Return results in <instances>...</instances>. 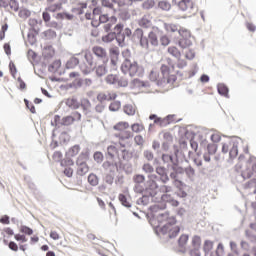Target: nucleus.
Returning <instances> with one entry per match:
<instances>
[{"mask_svg": "<svg viewBox=\"0 0 256 256\" xmlns=\"http://www.w3.org/2000/svg\"><path fill=\"white\" fill-rule=\"evenodd\" d=\"M129 128L130 124L127 121H120L113 126V129L116 131L114 135L119 139V145L122 148L132 145L134 134L128 130Z\"/></svg>", "mask_w": 256, "mask_h": 256, "instance_id": "nucleus-1", "label": "nucleus"}, {"mask_svg": "<svg viewBox=\"0 0 256 256\" xmlns=\"http://www.w3.org/2000/svg\"><path fill=\"white\" fill-rule=\"evenodd\" d=\"M158 221L160 223L167 222L165 226L161 228V231L164 235H168L169 238H176L179 235L181 229L179 226H176V219L170 218L168 213L159 214Z\"/></svg>", "mask_w": 256, "mask_h": 256, "instance_id": "nucleus-2", "label": "nucleus"}, {"mask_svg": "<svg viewBox=\"0 0 256 256\" xmlns=\"http://www.w3.org/2000/svg\"><path fill=\"white\" fill-rule=\"evenodd\" d=\"M164 28L168 34L178 32L183 37V39L179 41V46L181 48H187L191 45V42L188 40V38L191 36L189 30H183L179 25L174 23H165Z\"/></svg>", "mask_w": 256, "mask_h": 256, "instance_id": "nucleus-3", "label": "nucleus"}, {"mask_svg": "<svg viewBox=\"0 0 256 256\" xmlns=\"http://www.w3.org/2000/svg\"><path fill=\"white\" fill-rule=\"evenodd\" d=\"M94 67L95 63L93 55L91 54V51H86L84 54V59L80 63L79 68L83 74L87 75L94 70Z\"/></svg>", "mask_w": 256, "mask_h": 256, "instance_id": "nucleus-4", "label": "nucleus"}, {"mask_svg": "<svg viewBox=\"0 0 256 256\" xmlns=\"http://www.w3.org/2000/svg\"><path fill=\"white\" fill-rule=\"evenodd\" d=\"M139 69L140 67L137 61H131L129 59H125L124 62H122V66H121L122 73L129 74L131 77L137 76Z\"/></svg>", "mask_w": 256, "mask_h": 256, "instance_id": "nucleus-5", "label": "nucleus"}, {"mask_svg": "<svg viewBox=\"0 0 256 256\" xmlns=\"http://www.w3.org/2000/svg\"><path fill=\"white\" fill-rule=\"evenodd\" d=\"M161 84L167 83V84H173L177 80V76L173 74L170 67L167 65L161 66Z\"/></svg>", "mask_w": 256, "mask_h": 256, "instance_id": "nucleus-6", "label": "nucleus"}, {"mask_svg": "<svg viewBox=\"0 0 256 256\" xmlns=\"http://www.w3.org/2000/svg\"><path fill=\"white\" fill-rule=\"evenodd\" d=\"M178 8L185 12L187 17H191L196 14L195 4L192 0H180L178 2Z\"/></svg>", "mask_w": 256, "mask_h": 256, "instance_id": "nucleus-7", "label": "nucleus"}, {"mask_svg": "<svg viewBox=\"0 0 256 256\" xmlns=\"http://www.w3.org/2000/svg\"><path fill=\"white\" fill-rule=\"evenodd\" d=\"M140 45L146 49H149L150 45L152 47L159 46V39L157 38V34L155 32H150L148 34V38L142 37L140 39Z\"/></svg>", "mask_w": 256, "mask_h": 256, "instance_id": "nucleus-8", "label": "nucleus"}, {"mask_svg": "<svg viewBox=\"0 0 256 256\" xmlns=\"http://www.w3.org/2000/svg\"><path fill=\"white\" fill-rule=\"evenodd\" d=\"M105 81L108 84H114L119 87H126L128 86V83H129L128 79L125 78L124 76L114 75V74L107 75L105 78Z\"/></svg>", "mask_w": 256, "mask_h": 256, "instance_id": "nucleus-9", "label": "nucleus"}, {"mask_svg": "<svg viewBox=\"0 0 256 256\" xmlns=\"http://www.w3.org/2000/svg\"><path fill=\"white\" fill-rule=\"evenodd\" d=\"M60 166L64 168V175H66L67 177H72L73 173H74V161L70 158H65L63 160H61Z\"/></svg>", "mask_w": 256, "mask_h": 256, "instance_id": "nucleus-10", "label": "nucleus"}, {"mask_svg": "<svg viewBox=\"0 0 256 256\" xmlns=\"http://www.w3.org/2000/svg\"><path fill=\"white\" fill-rule=\"evenodd\" d=\"M109 55H110V64L111 67L113 69H116L117 65H118V61H119V55H120V51L119 48L117 46L115 47H111L109 49Z\"/></svg>", "mask_w": 256, "mask_h": 256, "instance_id": "nucleus-11", "label": "nucleus"}, {"mask_svg": "<svg viewBox=\"0 0 256 256\" xmlns=\"http://www.w3.org/2000/svg\"><path fill=\"white\" fill-rule=\"evenodd\" d=\"M82 119V115L79 112H74L72 115L63 117L61 120V125L70 126L75 121H80Z\"/></svg>", "mask_w": 256, "mask_h": 256, "instance_id": "nucleus-12", "label": "nucleus"}, {"mask_svg": "<svg viewBox=\"0 0 256 256\" xmlns=\"http://www.w3.org/2000/svg\"><path fill=\"white\" fill-rule=\"evenodd\" d=\"M53 2H55V0H47V3L50 5L48 6V8H46V11L55 13L57 11L62 10L63 5L67 4V0H58L57 3H53Z\"/></svg>", "mask_w": 256, "mask_h": 256, "instance_id": "nucleus-13", "label": "nucleus"}, {"mask_svg": "<svg viewBox=\"0 0 256 256\" xmlns=\"http://www.w3.org/2000/svg\"><path fill=\"white\" fill-rule=\"evenodd\" d=\"M92 52L98 57L103 59V63H108V54L105 48L101 46H94L92 48Z\"/></svg>", "mask_w": 256, "mask_h": 256, "instance_id": "nucleus-14", "label": "nucleus"}, {"mask_svg": "<svg viewBox=\"0 0 256 256\" xmlns=\"http://www.w3.org/2000/svg\"><path fill=\"white\" fill-rule=\"evenodd\" d=\"M117 98V94L113 91L100 92L97 96V100L102 103L105 101H112Z\"/></svg>", "mask_w": 256, "mask_h": 256, "instance_id": "nucleus-15", "label": "nucleus"}, {"mask_svg": "<svg viewBox=\"0 0 256 256\" xmlns=\"http://www.w3.org/2000/svg\"><path fill=\"white\" fill-rule=\"evenodd\" d=\"M188 240H189V235L187 234H182L179 239H178V248H179V252H186V246L188 244Z\"/></svg>", "mask_w": 256, "mask_h": 256, "instance_id": "nucleus-16", "label": "nucleus"}, {"mask_svg": "<svg viewBox=\"0 0 256 256\" xmlns=\"http://www.w3.org/2000/svg\"><path fill=\"white\" fill-rule=\"evenodd\" d=\"M66 106L72 109H79L80 102H78L77 98L75 97H69L66 99Z\"/></svg>", "mask_w": 256, "mask_h": 256, "instance_id": "nucleus-17", "label": "nucleus"}, {"mask_svg": "<svg viewBox=\"0 0 256 256\" xmlns=\"http://www.w3.org/2000/svg\"><path fill=\"white\" fill-rule=\"evenodd\" d=\"M139 26L148 29L153 26V23L149 16H144L139 20Z\"/></svg>", "mask_w": 256, "mask_h": 256, "instance_id": "nucleus-18", "label": "nucleus"}, {"mask_svg": "<svg viewBox=\"0 0 256 256\" xmlns=\"http://www.w3.org/2000/svg\"><path fill=\"white\" fill-rule=\"evenodd\" d=\"M217 91L219 95L229 98V88L226 85L218 84Z\"/></svg>", "mask_w": 256, "mask_h": 256, "instance_id": "nucleus-19", "label": "nucleus"}, {"mask_svg": "<svg viewBox=\"0 0 256 256\" xmlns=\"http://www.w3.org/2000/svg\"><path fill=\"white\" fill-rule=\"evenodd\" d=\"M192 249H201L202 246V238L198 235L192 237Z\"/></svg>", "mask_w": 256, "mask_h": 256, "instance_id": "nucleus-20", "label": "nucleus"}, {"mask_svg": "<svg viewBox=\"0 0 256 256\" xmlns=\"http://www.w3.org/2000/svg\"><path fill=\"white\" fill-rule=\"evenodd\" d=\"M149 79L153 82H157L158 85L162 84L161 76L157 70H152L149 74Z\"/></svg>", "mask_w": 256, "mask_h": 256, "instance_id": "nucleus-21", "label": "nucleus"}, {"mask_svg": "<svg viewBox=\"0 0 256 256\" xmlns=\"http://www.w3.org/2000/svg\"><path fill=\"white\" fill-rule=\"evenodd\" d=\"M88 160H89V153H81L78 156V160H76V165L87 164Z\"/></svg>", "mask_w": 256, "mask_h": 256, "instance_id": "nucleus-22", "label": "nucleus"}, {"mask_svg": "<svg viewBox=\"0 0 256 256\" xmlns=\"http://www.w3.org/2000/svg\"><path fill=\"white\" fill-rule=\"evenodd\" d=\"M80 152V146L79 145H74L71 148L68 149V152L66 153V156L68 157H75L79 154Z\"/></svg>", "mask_w": 256, "mask_h": 256, "instance_id": "nucleus-23", "label": "nucleus"}, {"mask_svg": "<svg viewBox=\"0 0 256 256\" xmlns=\"http://www.w3.org/2000/svg\"><path fill=\"white\" fill-rule=\"evenodd\" d=\"M77 166H78L77 173H78L79 176H84L89 172V165L87 163L86 164H79Z\"/></svg>", "mask_w": 256, "mask_h": 256, "instance_id": "nucleus-24", "label": "nucleus"}, {"mask_svg": "<svg viewBox=\"0 0 256 256\" xmlns=\"http://www.w3.org/2000/svg\"><path fill=\"white\" fill-rule=\"evenodd\" d=\"M96 74L99 76V77H102L104 75L107 74V63H104L102 65H99L97 68H96Z\"/></svg>", "mask_w": 256, "mask_h": 256, "instance_id": "nucleus-25", "label": "nucleus"}, {"mask_svg": "<svg viewBox=\"0 0 256 256\" xmlns=\"http://www.w3.org/2000/svg\"><path fill=\"white\" fill-rule=\"evenodd\" d=\"M62 65V62L59 60H55L48 68L49 72L56 73Z\"/></svg>", "mask_w": 256, "mask_h": 256, "instance_id": "nucleus-26", "label": "nucleus"}, {"mask_svg": "<svg viewBox=\"0 0 256 256\" xmlns=\"http://www.w3.org/2000/svg\"><path fill=\"white\" fill-rule=\"evenodd\" d=\"M131 130L134 133H140L145 130V126L142 123H133L131 125Z\"/></svg>", "mask_w": 256, "mask_h": 256, "instance_id": "nucleus-27", "label": "nucleus"}, {"mask_svg": "<svg viewBox=\"0 0 256 256\" xmlns=\"http://www.w3.org/2000/svg\"><path fill=\"white\" fill-rule=\"evenodd\" d=\"M168 53L175 58H180L181 57V51L175 47V46H170L168 47Z\"/></svg>", "mask_w": 256, "mask_h": 256, "instance_id": "nucleus-28", "label": "nucleus"}, {"mask_svg": "<svg viewBox=\"0 0 256 256\" xmlns=\"http://www.w3.org/2000/svg\"><path fill=\"white\" fill-rule=\"evenodd\" d=\"M241 176L244 179H250L251 177L255 176V173L253 172L252 167L251 168L248 167L241 172Z\"/></svg>", "mask_w": 256, "mask_h": 256, "instance_id": "nucleus-29", "label": "nucleus"}, {"mask_svg": "<svg viewBox=\"0 0 256 256\" xmlns=\"http://www.w3.org/2000/svg\"><path fill=\"white\" fill-rule=\"evenodd\" d=\"M233 142L231 140H228L222 144V153L227 154L230 152L231 147L233 146Z\"/></svg>", "mask_w": 256, "mask_h": 256, "instance_id": "nucleus-30", "label": "nucleus"}, {"mask_svg": "<svg viewBox=\"0 0 256 256\" xmlns=\"http://www.w3.org/2000/svg\"><path fill=\"white\" fill-rule=\"evenodd\" d=\"M88 182H89L90 185H92V187H96V185L99 184V179L96 176V174H89Z\"/></svg>", "mask_w": 256, "mask_h": 256, "instance_id": "nucleus-31", "label": "nucleus"}, {"mask_svg": "<svg viewBox=\"0 0 256 256\" xmlns=\"http://www.w3.org/2000/svg\"><path fill=\"white\" fill-rule=\"evenodd\" d=\"M87 8V3H80L78 4V8H73L72 12L76 13L78 15H81L84 13V9Z\"/></svg>", "mask_w": 256, "mask_h": 256, "instance_id": "nucleus-32", "label": "nucleus"}, {"mask_svg": "<svg viewBox=\"0 0 256 256\" xmlns=\"http://www.w3.org/2000/svg\"><path fill=\"white\" fill-rule=\"evenodd\" d=\"M73 15L71 14H68V13H57L54 18L57 19V20H63V19H68L69 21L71 19H73Z\"/></svg>", "mask_w": 256, "mask_h": 256, "instance_id": "nucleus-33", "label": "nucleus"}, {"mask_svg": "<svg viewBox=\"0 0 256 256\" xmlns=\"http://www.w3.org/2000/svg\"><path fill=\"white\" fill-rule=\"evenodd\" d=\"M79 64V59L77 58H71L67 63H66V68L67 69H74V67H77Z\"/></svg>", "mask_w": 256, "mask_h": 256, "instance_id": "nucleus-34", "label": "nucleus"}, {"mask_svg": "<svg viewBox=\"0 0 256 256\" xmlns=\"http://www.w3.org/2000/svg\"><path fill=\"white\" fill-rule=\"evenodd\" d=\"M108 155L113 158L114 156L118 155V149L115 145H110L107 147Z\"/></svg>", "mask_w": 256, "mask_h": 256, "instance_id": "nucleus-35", "label": "nucleus"}, {"mask_svg": "<svg viewBox=\"0 0 256 256\" xmlns=\"http://www.w3.org/2000/svg\"><path fill=\"white\" fill-rule=\"evenodd\" d=\"M229 155H230V158L232 159L238 156V146L235 144L234 141H233V145L229 150Z\"/></svg>", "mask_w": 256, "mask_h": 256, "instance_id": "nucleus-36", "label": "nucleus"}, {"mask_svg": "<svg viewBox=\"0 0 256 256\" xmlns=\"http://www.w3.org/2000/svg\"><path fill=\"white\" fill-rule=\"evenodd\" d=\"M225 250L222 243H219L216 252H214L211 256H224Z\"/></svg>", "mask_w": 256, "mask_h": 256, "instance_id": "nucleus-37", "label": "nucleus"}, {"mask_svg": "<svg viewBox=\"0 0 256 256\" xmlns=\"http://www.w3.org/2000/svg\"><path fill=\"white\" fill-rule=\"evenodd\" d=\"M158 7L164 11H169L171 9V4L168 1H160Z\"/></svg>", "mask_w": 256, "mask_h": 256, "instance_id": "nucleus-38", "label": "nucleus"}, {"mask_svg": "<svg viewBox=\"0 0 256 256\" xmlns=\"http://www.w3.org/2000/svg\"><path fill=\"white\" fill-rule=\"evenodd\" d=\"M119 201L124 205L125 207H131L130 201H128V198L124 194H119Z\"/></svg>", "mask_w": 256, "mask_h": 256, "instance_id": "nucleus-39", "label": "nucleus"}, {"mask_svg": "<svg viewBox=\"0 0 256 256\" xmlns=\"http://www.w3.org/2000/svg\"><path fill=\"white\" fill-rule=\"evenodd\" d=\"M116 38V34L115 33H110L106 36L102 37V41L104 43H111V41H113Z\"/></svg>", "mask_w": 256, "mask_h": 256, "instance_id": "nucleus-40", "label": "nucleus"}, {"mask_svg": "<svg viewBox=\"0 0 256 256\" xmlns=\"http://www.w3.org/2000/svg\"><path fill=\"white\" fill-rule=\"evenodd\" d=\"M217 149H218V146L217 144H214V143L208 144L207 146L209 155H214L217 152Z\"/></svg>", "mask_w": 256, "mask_h": 256, "instance_id": "nucleus-41", "label": "nucleus"}, {"mask_svg": "<svg viewBox=\"0 0 256 256\" xmlns=\"http://www.w3.org/2000/svg\"><path fill=\"white\" fill-rule=\"evenodd\" d=\"M124 112L126 115H134L135 107L133 105H126L124 106Z\"/></svg>", "mask_w": 256, "mask_h": 256, "instance_id": "nucleus-42", "label": "nucleus"}, {"mask_svg": "<svg viewBox=\"0 0 256 256\" xmlns=\"http://www.w3.org/2000/svg\"><path fill=\"white\" fill-rule=\"evenodd\" d=\"M213 247H214L213 241L206 240V241L204 242V251H205V252L211 251V250L213 249Z\"/></svg>", "mask_w": 256, "mask_h": 256, "instance_id": "nucleus-43", "label": "nucleus"}, {"mask_svg": "<svg viewBox=\"0 0 256 256\" xmlns=\"http://www.w3.org/2000/svg\"><path fill=\"white\" fill-rule=\"evenodd\" d=\"M155 6V1L154 0H146L143 3V8L146 10L152 9Z\"/></svg>", "mask_w": 256, "mask_h": 256, "instance_id": "nucleus-44", "label": "nucleus"}, {"mask_svg": "<svg viewBox=\"0 0 256 256\" xmlns=\"http://www.w3.org/2000/svg\"><path fill=\"white\" fill-rule=\"evenodd\" d=\"M20 232L24 233V235H33V233H34L33 229H31L27 226H21Z\"/></svg>", "mask_w": 256, "mask_h": 256, "instance_id": "nucleus-45", "label": "nucleus"}, {"mask_svg": "<svg viewBox=\"0 0 256 256\" xmlns=\"http://www.w3.org/2000/svg\"><path fill=\"white\" fill-rule=\"evenodd\" d=\"M14 239L21 243H26L28 240L24 234H15Z\"/></svg>", "mask_w": 256, "mask_h": 256, "instance_id": "nucleus-46", "label": "nucleus"}, {"mask_svg": "<svg viewBox=\"0 0 256 256\" xmlns=\"http://www.w3.org/2000/svg\"><path fill=\"white\" fill-rule=\"evenodd\" d=\"M121 108V102H111L109 109L111 111H118Z\"/></svg>", "mask_w": 256, "mask_h": 256, "instance_id": "nucleus-47", "label": "nucleus"}, {"mask_svg": "<svg viewBox=\"0 0 256 256\" xmlns=\"http://www.w3.org/2000/svg\"><path fill=\"white\" fill-rule=\"evenodd\" d=\"M54 54H55V51L53 50V48L51 46L45 48V50H44L45 57H53Z\"/></svg>", "mask_w": 256, "mask_h": 256, "instance_id": "nucleus-48", "label": "nucleus"}, {"mask_svg": "<svg viewBox=\"0 0 256 256\" xmlns=\"http://www.w3.org/2000/svg\"><path fill=\"white\" fill-rule=\"evenodd\" d=\"M63 159V154L61 153V152H54V155H53V160L55 161V162H60V163H62V160Z\"/></svg>", "mask_w": 256, "mask_h": 256, "instance_id": "nucleus-49", "label": "nucleus"}, {"mask_svg": "<svg viewBox=\"0 0 256 256\" xmlns=\"http://www.w3.org/2000/svg\"><path fill=\"white\" fill-rule=\"evenodd\" d=\"M8 248L14 252H17L19 250V246L15 241H10L8 243Z\"/></svg>", "mask_w": 256, "mask_h": 256, "instance_id": "nucleus-50", "label": "nucleus"}, {"mask_svg": "<svg viewBox=\"0 0 256 256\" xmlns=\"http://www.w3.org/2000/svg\"><path fill=\"white\" fill-rule=\"evenodd\" d=\"M4 232L7 235H14V231L11 228H6V229L0 231V239H2V237H4Z\"/></svg>", "mask_w": 256, "mask_h": 256, "instance_id": "nucleus-51", "label": "nucleus"}, {"mask_svg": "<svg viewBox=\"0 0 256 256\" xmlns=\"http://www.w3.org/2000/svg\"><path fill=\"white\" fill-rule=\"evenodd\" d=\"M145 181V177L142 174H137L134 177V182L137 184L143 183Z\"/></svg>", "mask_w": 256, "mask_h": 256, "instance_id": "nucleus-52", "label": "nucleus"}, {"mask_svg": "<svg viewBox=\"0 0 256 256\" xmlns=\"http://www.w3.org/2000/svg\"><path fill=\"white\" fill-rule=\"evenodd\" d=\"M211 141H212L213 143H219V142L221 141V135L218 134V133L212 134V136H211Z\"/></svg>", "mask_w": 256, "mask_h": 256, "instance_id": "nucleus-53", "label": "nucleus"}, {"mask_svg": "<svg viewBox=\"0 0 256 256\" xmlns=\"http://www.w3.org/2000/svg\"><path fill=\"white\" fill-rule=\"evenodd\" d=\"M143 170L146 172V173H153L154 172V167L151 165V164H144L143 166Z\"/></svg>", "mask_w": 256, "mask_h": 256, "instance_id": "nucleus-54", "label": "nucleus"}, {"mask_svg": "<svg viewBox=\"0 0 256 256\" xmlns=\"http://www.w3.org/2000/svg\"><path fill=\"white\" fill-rule=\"evenodd\" d=\"M103 158H104V156L101 152H96L94 154V159L97 161V163H102Z\"/></svg>", "mask_w": 256, "mask_h": 256, "instance_id": "nucleus-55", "label": "nucleus"}, {"mask_svg": "<svg viewBox=\"0 0 256 256\" xmlns=\"http://www.w3.org/2000/svg\"><path fill=\"white\" fill-rule=\"evenodd\" d=\"M50 237L51 239H53L54 241H58L61 239L60 234L57 231H51L50 233Z\"/></svg>", "mask_w": 256, "mask_h": 256, "instance_id": "nucleus-56", "label": "nucleus"}, {"mask_svg": "<svg viewBox=\"0 0 256 256\" xmlns=\"http://www.w3.org/2000/svg\"><path fill=\"white\" fill-rule=\"evenodd\" d=\"M160 43H161V45L162 46H168L169 45V43H170V39L167 37V36H162L161 38H160Z\"/></svg>", "mask_w": 256, "mask_h": 256, "instance_id": "nucleus-57", "label": "nucleus"}, {"mask_svg": "<svg viewBox=\"0 0 256 256\" xmlns=\"http://www.w3.org/2000/svg\"><path fill=\"white\" fill-rule=\"evenodd\" d=\"M191 256H201V248H192L190 251Z\"/></svg>", "mask_w": 256, "mask_h": 256, "instance_id": "nucleus-58", "label": "nucleus"}, {"mask_svg": "<svg viewBox=\"0 0 256 256\" xmlns=\"http://www.w3.org/2000/svg\"><path fill=\"white\" fill-rule=\"evenodd\" d=\"M115 38L117 39L119 46L123 47L125 36L122 34H117Z\"/></svg>", "mask_w": 256, "mask_h": 256, "instance_id": "nucleus-59", "label": "nucleus"}, {"mask_svg": "<svg viewBox=\"0 0 256 256\" xmlns=\"http://www.w3.org/2000/svg\"><path fill=\"white\" fill-rule=\"evenodd\" d=\"M124 25L123 24H117L115 26V35H121V32L123 31Z\"/></svg>", "mask_w": 256, "mask_h": 256, "instance_id": "nucleus-60", "label": "nucleus"}, {"mask_svg": "<svg viewBox=\"0 0 256 256\" xmlns=\"http://www.w3.org/2000/svg\"><path fill=\"white\" fill-rule=\"evenodd\" d=\"M187 65V62L183 59H178V62H177V67L179 69H184V67H186Z\"/></svg>", "mask_w": 256, "mask_h": 256, "instance_id": "nucleus-61", "label": "nucleus"}, {"mask_svg": "<svg viewBox=\"0 0 256 256\" xmlns=\"http://www.w3.org/2000/svg\"><path fill=\"white\" fill-rule=\"evenodd\" d=\"M134 141L137 145H143L144 143L143 137L141 135L135 136Z\"/></svg>", "mask_w": 256, "mask_h": 256, "instance_id": "nucleus-62", "label": "nucleus"}, {"mask_svg": "<svg viewBox=\"0 0 256 256\" xmlns=\"http://www.w3.org/2000/svg\"><path fill=\"white\" fill-rule=\"evenodd\" d=\"M25 104L28 109H30V112L36 113V108L33 104H30L27 99H25Z\"/></svg>", "mask_w": 256, "mask_h": 256, "instance_id": "nucleus-63", "label": "nucleus"}, {"mask_svg": "<svg viewBox=\"0 0 256 256\" xmlns=\"http://www.w3.org/2000/svg\"><path fill=\"white\" fill-rule=\"evenodd\" d=\"M42 18H43V21L45 23H49L50 22V19H51V16L48 12H43L42 14Z\"/></svg>", "mask_w": 256, "mask_h": 256, "instance_id": "nucleus-64", "label": "nucleus"}]
</instances>
